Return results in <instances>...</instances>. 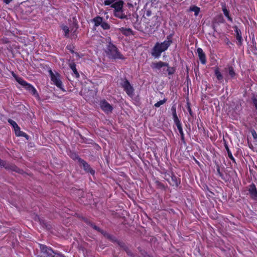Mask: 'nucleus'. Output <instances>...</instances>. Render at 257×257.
<instances>
[{
  "instance_id": "obj_1",
  "label": "nucleus",
  "mask_w": 257,
  "mask_h": 257,
  "mask_svg": "<svg viewBox=\"0 0 257 257\" xmlns=\"http://www.w3.org/2000/svg\"><path fill=\"white\" fill-rule=\"evenodd\" d=\"M172 41L168 37L167 40H165L162 43L157 42L153 47L152 51V55L155 58H159L161 53L166 50L172 44Z\"/></svg>"
},
{
  "instance_id": "obj_2",
  "label": "nucleus",
  "mask_w": 257,
  "mask_h": 257,
  "mask_svg": "<svg viewBox=\"0 0 257 257\" xmlns=\"http://www.w3.org/2000/svg\"><path fill=\"white\" fill-rule=\"evenodd\" d=\"M107 57L112 59H125L124 57L118 51L117 47L111 42L107 45L105 50Z\"/></svg>"
},
{
  "instance_id": "obj_3",
  "label": "nucleus",
  "mask_w": 257,
  "mask_h": 257,
  "mask_svg": "<svg viewBox=\"0 0 257 257\" xmlns=\"http://www.w3.org/2000/svg\"><path fill=\"white\" fill-rule=\"evenodd\" d=\"M40 249L44 257H65L63 254L55 252L45 245L40 244Z\"/></svg>"
},
{
  "instance_id": "obj_4",
  "label": "nucleus",
  "mask_w": 257,
  "mask_h": 257,
  "mask_svg": "<svg viewBox=\"0 0 257 257\" xmlns=\"http://www.w3.org/2000/svg\"><path fill=\"white\" fill-rule=\"evenodd\" d=\"M163 67H167L166 71L168 72V75H171L175 73V69L174 67H170L169 66V64L166 62L159 61L158 62H154L151 65L152 69L159 70H160Z\"/></svg>"
},
{
  "instance_id": "obj_5",
  "label": "nucleus",
  "mask_w": 257,
  "mask_h": 257,
  "mask_svg": "<svg viewBox=\"0 0 257 257\" xmlns=\"http://www.w3.org/2000/svg\"><path fill=\"white\" fill-rule=\"evenodd\" d=\"M0 166L4 167L6 169L8 170H11L12 171L17 172L20 174H23L24 173L23 170L20 169L18 167H17L15 165L9 164L7 163L6 161H3L0 159Z\"/></svg>"
},
{
  "instance_id": "obj_6",
  "label": "nucleus",
  "mask_w": 257,
  "mask_h": 257,
  "mask_svg": "<svg viewBox=\"0 0 257 257\" xmlns=\"http://www.w3.org/2000/svg\"><path fill=\"white\" fill-rule=\"evenodd\" d=\"M76 156V158L78 162L79 163V166L81 167H83V169L87 173H90L92 175H94L95 171L93 170L90 166V165L84 160L80 158L79 156Z\"/></svg>"
},
{
  "instance_id": "obj_7",
  "label": "nucleus",
  "mask_w": 257,
  "mask_h": 257,
  "mask_svg": "<svg viewBox=\"0 0 257 257\" xmlns=\"http://www.w3.org/2000/svg\"><path fill=\"white\" fill-rule=\"evenodd\" d=\"M121 85L128 95L131 96H133L134 89L127 79H125L121 83Z\"/></svg>"
},
{
  "instance_id": "obj_8",
  "label": "nucleus",
  "mask_w": 257,
  "mask_h": 257,
  "mask_svg": "<svg viewBox=\"0 0 257 257\" xmlns=\"http://www.w3.org/2000/svg\"><path fill=\"white\" fill-rule=\"evenodd\" d=\"M51 80L54 82V83L59 88L62 89V83L61 80L59 78V75L57 74V75H55L52 70L49 71Z\"/></svg>"
},
{
  "instance_id": "obj_9",
  "label": "nucleus",
  "mask_w": 257,
  "mask_h": 257,
  "mask_svg": "<svg viewBox=\"0 0 257 257\" xmlns=\"http://www.w3.org/2000/svg\"><path fill=\"white\" fill-rule=\"evenodd\" d=\"M248 191L250 197L254 200H257V189L255 185L252 183L248 187Z\"/></svg>"
},
{
  "instance_id": "obj_10",
  "label": "nucleus",
  "mask_w": 257,
  "mask_h": 257,
  "mask_svg": "<svg viewBox=\"0 0 257 257\" xmlns=\"http://www.w3.org/2000/svg\"><path fill=\"white\" fill-rule=\"evenodd\" d=\"M101 108L106 113L111 112L113 109L112 106L105 100H102L100 103Z\"/></svg>"
},
{
  "instance_id": "obj_11",
  "label": "nucleus",
  "mask_w": 257,
  "mask_h": 257,
  "mask_svg": "<svg viewBox=\"0 0 257 257\" xmlns=\"http://www.w3.org/2000/svg\"><path fill=\"white\" fill-rule=\"evenodd\" d=\"M113 14L115 17L120 19L128 20L129 19L128 17L131 16V14H129L128 15H125L123 12V9L121 10L114 11Z\"/></svg>"
},
{
  "instance_id": "obj_12",
  "label": "nucleus",
  "mask_w": 257,
  "mask_h": 257,
  "mask_svg": "<svg viewBox=\"0 0 257 257\" xmlns=\"http://www.w3.org/2000/svg\"><path fill=\"white\" fill-rule=\"evenodd\" d=\"M234 32H235V37L237 41V44L239 46H241L242 45V38L241 36V32L240 29H239L237 26L234 27Z\"/></svg>"
},
{
  "instance_id": "obj_13",
  "label": "nucleus",
  "mask_w": 257,
  "mask_h": 257,
  "mask_svg": "<svg viewBox=\"0 0 257 257\" xmlns=\"http://www.w3.org/2000/svg\"><path fill=\"white\" fill-rule=\"evenodd\" d=\"M197 51L198 54L199 60H200L201 62L203 64H205L206 63V57L202 49L200 48H198L197 50Z\"/></svg>"
},
{
  "instance_id": "obj_14",
  "label": "nucleus",
  "mask_w": 257,
  "mask_h": 257,
  "mask_svg": "<svg viewBox=\"0 0 257 257\" xmlns=\"http://www.w3.org/2000/svg\"><path fill=\"white\" fill-rule=\"evenodd\" d=\"M123 2L122 1H119L115 2L114 3L111 5V7L114 9V11L121 10L123 9Z\"/></svg>"
},
{
  "instance_id": "obj_15",
  "label": "nucleus",
  "mask_w": 257,
  "mask_h": 257,
  "mask_svg": "<svg viewBox=\"0 0 257 257\" xmlns=\"http://www.w3.org/2000/svg\"><path fill=\"white\" fill-rule=\"evenodd\" d=\"M14 130L15 134L17 136L23 137H25L27 140L29 139V136L27 135L25 133L21 131L20 130V127L19 126L15 128Z\"/></svg>"
},
{
  "instance_id": "obj_16",
  "label": "nucleus",
  "mask_w": 257,
  "mask_h": 257,
  "mask_svg": "<svg viewBox=\"0 0 257 257\" xmlns=\"http://www.w3.org/2000/svg\"><path fill=\"white\" fill-rule=\"evenodd\" d=\"M69 66L73 71L74 74L75 75V77L76 78H79V74L76 69L75 63L73 61H70L69 63Z\"/></svg>"
},
{
  "instance_id": "obj_17",
  "label": "nucleus",
  "mask_w": 257,
  "mask_h": 257,
  "mask_svg": "<svg viewBox=\"0 0 257 257\" xmlns=\"http://www.w3.org/2000/svg\"><path fill=\"white\" fill-rule=\"evenodd\" d=\"M119 30L122 33V34L125 36H129L130 35L133 34V32L130 28H125L122 27L119 28Z\"/></svg>"
},
{
  "instance_id": "obj_18",
  "label": "nucleus",
  "mask_w": 257,
  "mask_h": 257,
  "mask_svg": "<svg viewBox=\"0 0 257 257\" xmlns=\"http://www.w3.org/2000/svg\"><path fill=\"white\" fill-rule=\"evenodd\" d=\"M92 21L94 23V26L96 27H98L99 26H101L102 23L103 18L100 16H97L93 18Z\"/></svg>"
},
{
  "instance_id": "obj_19",
  "label": "nucleus",
  "mask_w": 257,
  "mask_h": 257,
  "mask_svg": "<svg viewBox=\"0 0 257 257\" xmlns=\"http://www.w3.org/2000/svg\"><path fill=\"white\" fill-rule=\"evenodd\" d=\"M26 89L31 92L33 95L36 97L39 96L36 89L30 84H29V85H27Z\"/></svg>"
},
{
  "instance_id": "obj_20",
  "label": "nucleus",
  "mask_w": 257,
  "mask_h": 257,
  "mask_svg": "<svg viewBox=\"0 0 257 257\" xmlns=\"http://www.w3.org/2000/svg\"><path fill=\"white\" fill-rule=\"evenodd\" d=\"M85 222L86 223L89 225L91 227H92L94 229L98 231V232H101V233H104V231L102 230V229H101L99 227L97 226L96 225H95L94 223H93L92 222H91L90 221L88 220H85Z\"/></svg>"
},
{
  "instance_id": "obj_21",
  "label": "nucleus",
  "mask_w": 257,
  "mask_h": 257,
  "mask_svg": "<svg viewBox=\"0 0 257 257\" xmlns=\"http://www.w3.org/2000/svg\"><path fill=\"white\" fill-rule=\"evenodd\" d=\"M170 178H171V180H170L169 179H168L170 184L171 185H172V186H177L178 185V181H177L176 177L175 175H174L173 174H172L171 176H170Z\"/></svg>"
},
{
  "instance_id": "obj_22",
  "label": "nucleus",
  "mask_w": 257,
  "mask_h": 257,
  "mask_svg": "<svg viewBox=\"0 0 257 257\" xmlns=\"http://www.w3.org/2000/svg\"><path fill=\"white\" fill-rule=\"evenodd\" d=\"M40 222L42 226L47 230H50L52 228L51 225L48 222H46L45 221L40 220Z\"/></svg>"
},
{
  "instance_id": "obj_23",
  "label": "nucleus",
  "mask_w": 257,
  "mask_h": 257,
  "mask_svg": "<svg viewBox=\"0 0 257 257\" xmlns=\"http://www.w3.org/2000/svg\"><path fill=\"white\" fill-rule=\"evenodd\" d=\"M224 147H225V148L227 152V154H228V157L234 162H235V159L234 158H233V156L232 155V154L227 145V144L226 143V142L224 143Z\"/></svg>"
},
{
  "instance_id": "obj_24",
  "label": "nucleus",
  "mask_w": 257,
  "mask_h": 257,
  "mask_svg": "<svg viewBox=\"0 0 257 257\" xmlns=\"http://www.w3.org/2000/svg\"><path fill=\"white\" fill-rule=\"evenodd\" d=\"M17 82L24 86L25 88H27V85H29V83H28L26 81L23 80L22 78L18 77L16 78Z\"/></svg>"
},
{
  "instance_id": "obj_25",
  "label": "nucleus",
  "mask_w": 257,
  "mask_h": 257,
  "mask_svg": "<svg viewBox=\"0 0 257 257\" xmlns=\"http://www.w3.org/2000/svg\"><path fill=\"white\" fill-rule=\"evenodd\" d=\"M222 11L224 15L227 18L228 20L230 22L232 21V18L229 16V11L227 10L225 6H222Z\"/></svg>"
},
{
  "instance_id": "obj_26",
  "label": "nucleus",
  "mask_w": 257,
  "mask_h": 257,
  "mask_svg": "<svg viewBox=\"0 0 257 257\" xmlns=\"http://www.w3.org/2000/svg\"><path fill=\"white\" fill-rule=\"evenodd\" d=\"M215 76L216 77L217 79H218V80H219L220 82H221L222 81L223 76H222V74H221V73L219 72L218 68H216L215 70Z\"/></svg>"
},
{
  "instance_id": "obj_27",
  "label": "nucleus",
  "mask_w": 257,
  "mask_h": 257,
  "mask_svg": "<svg viewBox=\"0 0 257 257\" xmlns=\"http://www.w3.org/2000/svg\"><path fill=\"white\" fill-rule=\"evenodd\" d=\"M190 11L194 12L195 16H197L200 12V9L196 6H193L190 8Z\"/></svg>"
},
{
  "instance_id": "obj_28",
  "label": "nucleus",
  "mask_w": 257,
  "mask_h": 257,
  "mask_svg": "<svg viewBox=\"0 0 257 257\" xmlns=\"http://www.w3.org/2000/svg\"><path fill=\"white\" fill-rule=\"evenodd\" d=\"M167 101V99L164 98L163 100H160L157 103H156L154 105V106L156 107H160L161 105L164 104Z\"/></svg>"
},
{
  "instance_id": "obj_29",
  "label": "nucleus",
  "mask_w": 257,
  "mask_h": 257,
  "mask_svg": "<svg viewBox=\"0 0 257 257\" xmlns=\"http://www.w3.org/2000/svg\"><path fill=\"white\" fill-rule=\"evenodd\" d=\"M62 29L65 32V36L68 37L70 32L69 28L66 26H64L62 27Z\"/></svg>"
},
{
  "instance_id": "obj_30",
  "label": "nucleus",
  "mask_w": 257,
  "mask_h": 257,
  "mask_svg": "<svg viewBox=\"0 0 257 257\" xmlns=\"http://www.w3.org/2000/svg\"><path fill=\"white\" fill-rule=\"evenodd\" d=\"M101 27L103 28L104 30H108L110 29V26L107 23L105 22H103L102 23L101 25Z\"/></svg>"
},
{
  "instance_id": "obj_31",
  "label": "nucleus",
  "mask_w": 257,
  "mask_h": 257,
  "mask_svg": "<svg viewBox=\"0 0 257 257\" xmlns=\"http://www.w3.org/2000/svg\"><path fill=\"white\" fill-rule=\"evenodd\" d=\"M228 74L231 78H233L235 76V73L234 71L233 68L232 67H229L228 68Z\"/></svg>"
},
{
  "instance_id": "obj_32",
  "label": "nucleus",
  "mask_w": 257,
  "mask_h": 257,
  "mask_svg": "<svg viewBox=\"0 0 257 257\" xmlns=\"http://www.w3.org/2000/svg\"><path fill=\"white\" fill-rule=\"evenodd\" d=\"M103 234L110 240H111L112 241H115V238L113 235L108 234L105 231H104V233Z\"/></svg>"
},
{
  "instance_id": "obj_33",
  "label": "nucleus",
  "mask_w": 257,
  "mask_h": 257,
  "mask_svg": "<svg viewBox=\"0 0 257 257\" xmlns=\"http://www.w3.org/2000/svg\"><path fill=\"white\" fill-rule=\"evenodd\" d=\"M125 251L126 252L127 254L131 257H135V255L132 252V251L129 249V248H125Z\"/></svg>"
},
{
  "instance_id": "obj_34",
  "label": "nucleus",
  "mask_w": 257,
  "mask_h": 257,
  "mask_svg": "<svg viewBox=\"0 0 257 257\" xmlns=\"http://www.w3.org/2000/svg\"><path fill=\"white\" fill-rule=\"evenodd\" d=\"M171 111L172 112L173 117L177 116L176 107L175 105H173L171 107Z\"/></svg>"
},
{
  "instance_id": "obj_35",
  "label": "nucleus",
  "mask_w": 257,
  "mask_h": 257,
  "mask_svg": "<svg viewBox=\"0 0 257 257\" xmlns=\"http://www.w3.org/2000/svg\"><path fill=\"white\" fill-rule=\"evenodd\" d=\"M178 131H179V132L181 136V140L184 143L185 142L184 135V133L183 132L182 128L179 129Z\"/></svg>"
},
{
  "instance_id": "obj_36",
  "label": "nucleus",
  "mask_w": 257,
  "mask_h": 257,
  "mask_svg": "<svg viewBox=\"0 0 257 257\" xmlns=\"http://www.w3.org/2000/svg\"><path fill=\"white\" fill-rule=\"evenodd\" d=\"M8 122L13 126L14 128H16L17 126H18L17 123L14 120L11 119H9L8 120Z\"/></svg>"
},
{
  "instance_id": "obj_37",
  "label": "nucleus",
  "mask_w": 257,
  "mask_h": 257,
  "mask_svg": "<svg viewBox=\"0 0 257 257\" xmlns=\"http://www.w3.org/2000/svg\"><path fill=\"white\" fill-rule=\"evenodd\" d=\"M217 174H218V175L221 177L222 178H223V174L220 172V167L218 165H217Z\"/></svg>"
},
{
  "instance_id": "obj_38",
  "label": "nucleus",
  "mask_w": 257,
  "mask_h": 257,
  "mask_svg": "<svg viewBox=\"0 0 257 257\" xmlns=\"http://www.w3.org/2000/svg\"><path fill=\"white\" fill-rule=\"evenodd\" d=\"M119 245L122 247L124 250H125V248H128V247L124 244V243L122 242H120L118 243Z\"/></svg>"
},
{
  "instance_id": "obj_39",
  "label": "nucleus",
  "mask_w": 257,
  "mask_h": 257,
  "mask_svg": "<svg viewBox=\"0 0 257 257\" xmlns=\"http://www.w3.org/2000/svg\"><path fill=\"white\" fill-rule=\"evenodd\" d=\"M252 102L253 105L255 107L256 109L257 110V99L256 98H253L252 99Z\"/></svg>"
},
{
  "instance_id": "obj_40",
  "label": "nucleus",
  "mask_w": 257,
  "mask_h": 257,
  "mask_svg": "<svg viewBox=\"0 0 257 257\" xmlns=\"http://www.w3.org/2000/svg\"><path fill=\"white\" fill-rule=\"evenodd\" d=\"M173 119H174V122L176 124L177 123H179V122H180V121H179L178 117H177V116H174L173 117Z\"/></svg>"
},
{
  "instance_id": "obj_41",
  "label": "nucleus",
  "mask_w": 257,
  "mask_h": 257,
  "mask_svg": "<svg viewBox=\"0 0 257 257\" xmlns=\"http://www.w3.org/2000/svg\"><path fill=\"white\" fill-rule=\"evenodd\" d=\"M251 134L254 139H257V134L254 130L251 131Z\"/></svg>"
},
{
  "instance_id": "obj_42",
  "label": "nucleus",
  "mask_w": 257,
  "mask_h": 257,
  "mask_svg": "<svg viewBox=\"0 0 257 257\" xmlns=\"http://www.w3.org/2000/svg\"><path fill=\"white\" fill-rule=\"evenodd\" d=\"M145 15L147 17H150L152 15V11L150 10H148L146 13H145Z\"/></svg>"
},
{
  "instance_id": "obj_43",
  "label": "nucleus",
  "mask_w": 257,
  "mask_h": 257,
  "mask_svg": "<svg viewBox=\"0 0 257 257\" xmlns=\"http://www.w3.org/2000/svg\"><path fill=\"white\" fill-rule=\"evenodd\" d=\"M111 4V2H110L109 0H106L104 1V5L106 6H108Z\"/></svg>"
},
{
  "instance_id": "obj_44",
  "label": "nucleus",
  "mask_w": 257,
  "mask_h": 257,
  "mask_svg": "<svg viewBox=\"0 0 257 257\" xmlns=\"http://www.w3.org/2000/svg\"><path fill=\"white\" fill-rule=\"evenodd\" d=\"M13 0H3V2L4 3H5L7 5L9 4L10 3H11Z\"/></svg>"
},
{
  "instance_id": "obj_45",
  "label": "nucleus",
  "mask_w": 257,
  "mask_h": 257,
  "mask_svg": "<svg viewBox=\"0 0 257 257\" xmlns=\"http://www.w3.org/2000/svg\"><path fill=\"white\" fill-rule=\"evenodd\" d=\"M156 184H157L159 186H160V187H162V188H163V187H164L163 185L161 183L159 182V181H156Z\"/></svg>"
},
{
  "instance_id": "obj_46",
  "label": "nucleus",
  "mask_w": 257,
  "mask_h": 257,
  "mask_svg": "<svg viewBox=\"0 0 257 257\" xmlns=\"http://www.w3.org/2000/svg\"><path fill=\"white\" fill-rule=\"evenodd\" d=\"M176 125V126H177V127L178 130H179V129H180V128H182V126H181V122H179V123H177Z\"/></svg>"
},
{
  "instance_id": "obj_47",
  "label": "nucleus",
  "mask_w": 257,
  "mask_h": 257,
  "mask_svg": "<svg viewBox=\"0 0 257 257\" xmlns=\"http://www.w3.org/2000/svg\"><path fill=\"white\" fill-rule=\"evenodd\" d=\"M76 156H79L78 155H77L76 154H74L73 155H72V157L73 158V159L77 160V159L76 158Z\"/></svg>"
},
{
  "instance_id": "obj_48",
  "label": "nucleus",
  "mask_w": 257,
  "mask_h": 257,
  "mask_svg": "<svg viewBox=\"0 0 257 257\" xmlns=\"http://www.w3.org/2000/svg\"><path fill=\"white\" fill-rule=\"evenodd\" d=\"M143 255L145 256L146 257H148V255H149L145 251H144V252H143L142 253Z\"/></svg>"
},
{
  "instance_id": "obj_49",
  "label": "nucleus",
  "mask_w": 257,
  "mask_h": 257,
  "mask_svg": "<svg viewBox=\"0 0 257 257\" xmlns=\"http://www.w3.org/2000/svg\"><path fill=\"white\" fill-rule=\"evenodd\" d=\"M189 112L190 115H192V111L190 107L188 108Z\"/></svg>"
},
{
  "instance_id": "obj_50",
  "label": "nucleus",
  "mask_w": 257,
  "mask_h": 257,
  "mask_svg": "<svg viewBox=\"0 0 257 257\" xmlns=\"http://www.w3.org/2000/svg\"><path fill=\"white\" fill-rule=\"evenodd\" d=\"M110 2H111V5L113 3H114L115 2V0H109Z\"/></svg>"
},
{
  "instance_id": "obj_51",
  "label": "nucleus",
  "mask_w": 257,
  "mask_h": 257,
  "mask_svg": "<svg viewBox=\"0 0 257 257\" xmlns=\"http://www.w3.org/2000/svg\"><path fill=\"white\" fill-rule=\"evenodd\" d=\"M110 2H111V5L113 3H114L115 2V0H109Z\"/></svg>"
}]
</instances>
